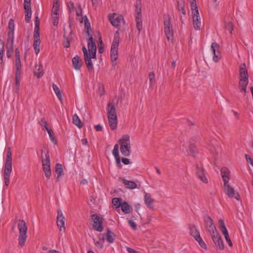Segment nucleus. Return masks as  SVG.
<instances>
[{"label":"nucleus","instance_id":"nucleus-1","mask_svg":"<svg viewBox=\"0 0 253 253\" xmlns=\"http://www.w3.org/2000/svg\"><path fill=\"white\" fill-rule=\"evenodd\" d=\"M119 43V34L118 31H116L114 35V40L111 45L110 50V57L113 67L116 66V61L118 58V46Z\"/></svg>","mask_w":253,"mask_h":253},{"label":"nucleus","instance_id":"nucleus-2","mask_svg":"<svg viewBox=\"0 0 253 253\" xmlns=\"http://www.w3.org/2000/svg\"><path fill=\"white\" fill-rule=\"evenodd\" d=\"M119 143L120 145V150L122 155L128 157L131 153L129 136L125 135L119 139Z\"/></svg>","mask_w":253,"mask_h":253},{"label":"nucleus","instance_id":"nucleus-3","mask_svg":"<svg viewBox=\"0 0 253 253\" xmlns=\"http://www.w3.org/2000/svg\"><path fill=\"white\" fill-rule=\"evenodd\" d=\"M164 32L168 41H172L173 39V31L171 23V18L169 15H164Z\"/></svg>","mask_w":253,"mask_h":253},{"label":"nucleus","instance_id":"nucleus-4","mask_svg":"<svg viewBox=\"0 0 253 253\" xmlns=\"http://www.w3.org/2000/svg\"><path fill=\"white\" fill-rule=\"evenodd\" d=\"M17 226L19 230V236L18 238L19 244L22 247L25 245L27 238L26 233L27 232V227L25 221L23 219L19 220Z\"/></svg>","mask_w":253,"mask_h":253},{"label":"nucleus","instance_id":"nucleus-5","mask_svg":"<svg viewBox=\"0 0 253 253\" xmlns=\"http://www.w3.org/2000/svg\"><path fill=\"white\" fill-rule=\"evenodd\" d=\"M42 169L44 172L45 177L49 179L51 175V171L50 169V160L49 157V152L47 151L45 155V159L42 155Z\"/></svg>","mask_w":253,"mask_h":253},{"label":"nucleus","instance_id":"nucleus-6","mask_svg":"<svg viewBox=\"0 0 253 253\" xmlns=\"http://www.w3.org/2000/svg\"><path fill=\"white\" fill-rule=\"evenodd\" d=\"M204 222L206 230L210 235L217 232L216 227L213 223V221L211 216L207 214L205 215L204 216Z\"/></svg>","mask_w":253,"mask_h":253},{"label":"nucleus","instance_id":"nucleus-7","mask_svg":"<svg viewBox=\"0 0 253 253\" xmlns=\"http://www.w3.org/2000/svg\"><path fill=\"white\" fill-rule=\"evenodd\" d=\"M91 219L93 229L98 232H102L103 230L102 218L97 214L94 213L91 215Z\"/></svg>","mask_w":253,"mask_h":253},{"label":"nucleus","instance_id":"nucleus-8","mask_svg":"<svg viewBox=\"0 0 253 253\" xmlns=\"http://www.w3.org/2000/svg\"><path fill=\"white\" fill-rule=\"evenodd\" d=\"M195 171L197 177L204 183H208V180L206 177V171L203 166L197 165Z\"/></svg>","mask_w":253,"mask_h":253},{"label":"nucleus","instance_id":"nucleus-9","mask_svg":"<svg viewBox=\"0 0 253 253\" xmlns=\"http://www.w3.org/2000/svg\"><path fill=\"white\" fill-rule=\"evenodd\" d=\"M69 28L70 29V31L68 36H66V29L65 28L63 29L64 41L63 44L64 47L66 48L70 47L71 42L73 40V38L72 37L73 30L72 29L71 24L70 23L69 24Z\"/></svg>","mask_w":253,"mask_h":253},{"label":"nucleus","instance_id":"nucleus-10","mask_svg":"<svg viewBox=\"0 0 253 253\" xmlns=\"http://www.w3.org/2000/svg\"><path fill=\"white\" fill-rule=\"evenodd\" d=\"M69 28L70 29V31L68 36H66V29L65 28L63 29L64 41L63 44L64 47L66 48L70 47L71 42L73 40V38L72 37L73 30L72 29L71 24L70 23L69 24Z\"/></svg>","mask_w":253,"mask_h":253},{"label":"nucleus","instance_id":"nucleus-11","mask_svg":"<svg viewBox=\"0 0 253 253\" xmlns=\"http://www.w3.org/2000/svg\"><path fill=\"white\" fill-rule=\"evenodd\" d=\"M69 28L70 29V31L68 36H66V29L65 28L63 29L64 41L63 44L64 47L66 48L70 47L71 42L73 40V38L72 37L73 30L72 29L71 24L70 23L69 24Z\"/></svg>","mask_w":253,"mask_h":253},{"label":"nucleus","instance_id":"nucleus-12","mask_svg":"<svg viewBox=\"0 0 253 253\" xmlns=\"http://www.w3.org/2000/svg\"><path fill=\"white\" fill-rule=\"evenodd\" d=\"M224 191L225 193L229 197V198H235L237 200L240 199V195L239 194L237 193L235 194V190L230 185L229 183H224Z\"/></svg>","mask_w":253,"mask_h":253},{"label":"nucleus","instance_id":"nucleus-13","mask_svg":"<svg viewBox=\"0 0 253 253\" xmlns=\"http://www.w3.org/2000/svg\"><path fill=\"white\" fill-rule=\"evenodd\" d=\"M211 236L217 248L220 250H223L224 247L223 242L217 231L211 235Z\"/></svg>","mask_w":253,"mask_h":253},{"label":"nucleus","instance_id":"nucleus-14","mask_svg":"<svg viewBox=\"0 0 253 253\" xmlns=\"http://www.w3.org/2000/svg\"><path fill=\"white\" fill-rule=\"evenodd\" d=\"M109 19L112 25L116 28L120 26L122 22H124L123 16L116 13H113L112 16H110Z\"/></svg>","mask_w":253,"mask_h":253},{"label":"nucleus","instance_id":"nucleus-15","mask_svg":"<svg viewBox=\"0 0 253 253\" xmlns=\"http://www.w3.org/2000/svg\"><path fill=\"white\" fill-rule=\"evenodd\" d=\"M219 45L215 42H212L211 44V50L213 54V60L215 62H217L221 58V55L219 51Z\"/></svg>","mask_w":253,"mask_h":253},{"label":"nucleus","instance_id":"nucleus-16","mask_svg":"<svg viewBox=\"0 0 253 253\" xmlns=\"http://www.w3.org/2000/svg\"><path fill=\"white\" fill-rule=\"evenodd\" d=\"M82 51L84 53L85 63L86 65L88 71H90L93 68L92 60H90V58L88 56V53L85 46L83 47Z\"/></svg>","mask_w":253,"mask_h":253},{"label":"nucleus","instance_id":"nucleus-17","mask_svg":"<svg viewBox=\"0 0 253 253\" xmlns=\"http://www.w3.org/2000/svg\"><path fill=\"white\" fill-rule=\"evenodd\" d=\"M64 219L65 217L63 216L62 211L60 210H58L56 223L60 231L62 230V228L65 229Z\"/></svg>","mask_w":253,"mask_h":253},{"label":"nucleus","instance_id":"nucleus-18","mask_svg":"<svg viewBox=\"0 0 253 253\" xmlns=\"http://www.w3.org/2000/svg\"><path fill=\"white\" fill-rule=\"evenodd\" d=\"M14 20L12 19H10L8 22V32L7 33V40H14Z\"/></svg>","mask_w":253,"mask_h":253},{"label":"nucleus","instance_id":"nucleus-19","mask_svg":"<svg viewBox=\"0 0 253 253\" xmlns=\"http://www.w3.org/2000/svg\"><path fill=\"white\" fill-rule=\"evenodd\" d=\"M198 153V150L196 147L195 142L193 140H190L188 147V155L196 157Z\"/></svg>","mask_w":253,"mask_h":253},{"label":"nucleus","instance_id":"nucleus-20","mask_svg":"<svg viewBox=\"0 0 253 253\" xmlns=\"http://www.w3.org/2000/svg\"><path fill=\"white\" fill-rule=\"evenodd\" d=\"M72 61L73 68L76 70H80L83 65V61L81 57L78 55H76L72 58Z\"/></svg>","mask_w":253,"mask_h":253},{"label":"nucleus","instance_id":"nucleus-21","mask_svg":"<svg viewBox=\"0 0 253 253\" xmlns=\"http://www.w3.org/2000/svg\"><path fill=\"white\" fill-rule=\"evenodd\" d=\"M14 40H7L6 44V55L8 58H10L13 52Z\"/></svg>","mask_w":253,"mask_h":253},{"label":"nucleus","instance_id":"nucleus-22","mask_svg":"<svg viewBox=\"0 0 253 253\" xmlns=\"http://www.w3.org/2000/svg\"><path fill=\"white\" fill-rule=\"evenodd\" d=\"M222 178L224 183H227L230 179V171L226 168H222L220 170Z\"/></svg>","mask_w":253,"mask_h":253},{"label":"nucleus","instance_id":"nucleus-23","mask_svg":"<svg viewBox=\"0 0 253 253\" xmlns=\"http://www.w3.org/2000/svg\"><path fill=\"white\" fill-rule=\"evenodd\" d=\"M107 117H117L116 108L112 103H109L107 105Z\"/></svg>","mask_w":253,"mask_h":253},{"label":"nucleus","instance_id":"nucleus-24","mask_svg":"<svg viewBox=\"0 0 253 253\" xmlns=\"http://www.w3.org/2000/svg\"><path fill=\"white\" fill-rule=\"evenodd\" d=\"M154 201V199L151 197V195L149 193H145L144 195V202L149 208L153 209L154 207L153 204Z\"/></svg>","mask_w":253,"mask_h":253},{"label":"nucleus","instance_id":"nucleus-25","mask_svg":"<svg viewBox=\"0 0 253 253\" xmlns=\"http://www.w3.org/2000/svg\"><path fill=\"white\" fill-rule=\"evenodd\" d=\"M190 7L192 10V18L199 17V13L198 11V6H197L196 0H192L190 4Z\"/></svg>","mask_w":253,"mask_h":253},{"label":"nucleus","instance_id":"nucleus-26","mask_svg":"<svg viewBox=\"0 0 253 253\" xmlns=\"http://www.w3.org/2000/svg\"><path fill=\"white\" fill-rule=\"evenodd\" d=\"M34 75L38 78H41L43 74L42 65L40 64L39 65H36L34 69Z\"/></svg>","mask_w":253,"mask_h":253},{"label":"nucleus","instance_id":"nucleus-27","mask_svg":"<svg viewBox=\"0 0 253 253\" xmlns=\"http://www.w3.org/2000/svg\"><path fill=\"white\" fill-rule=\"evenodd\" d=\"M239 76L240 78H249L248 71L246 69V65L244 63L241 64L240 66Z\"/></svg>","mask_w":253,"mask_h":253},{"label":"nucleus","instance_id":"nucleus-28","mask_svg":"<svg viewBox=\"0 0 253 253\" xmlns=\"http://www.w3.org/2000/svg\"><path fill=\"white\" fill-rule=\"evenodd\" d=\"M55 171L57 174L56 181L58 182L59 181L61 176L63 174V167L61 164L57 163L55 165Z\"/></svg>","mask_w":253,"mask_h":253},{"label":"nucleus","instance_id":"nucleus-29","mask_svg":"<svg viewBox=\"0 0 253 253\" xmlns=\"http://www.w3.org/2000/svg\"><path fill=\"white\" fill-rule=\"evenodd\" d=\"M89 38L87 40V47L89 52L94 51L96 49V44L95 41L92 36H88Z\"/></svg>","mask_w":253,"mask_h":253},{"label":"nucleus","instance_id":"nucleus-30","mask_svg":"<svg viewBox=\"0 0 253 253\" xmlns=\"http://www.w3.org/2000/svg\"><path fill=\"white\" fill-rule=\"evenodd\" d=\"M106 240L110 243L112 244L114 242L116 235L114 232L111 231L110 229L108 228L107 232L105 234Z\"/></svg>","mask_w":253,"mask_h":253},{"label":"nucleus","instance_id":"nucleus-31","mask_svg":"<svg viewBox=\"0 0 253 253\" xmlns=\"http://www.w3.org/2000/svg\"><path fill=\"white\" fill-rule=\"evenodd\" d=\"M109 126L112 130H115L117 127V117H108Z\"/></svg>","mask_w":253,"mask_h":253},{"label":"nucleus","instance_id":"nucleus-32","mask_svg":"<svg viewBox=\"0 0 253 253\" xmlns=\"http://www.w3.org/2000/svg\"><path fill=\"white\" fill-rule=\"evenodd\" d=\"M219 222V228L224 235V237H227L229 235L227 229L224 224V220L222 219H220L218 221Z\"/></svg>","mask_w":253,"mask_h":253},{"label":"nucleus","instance_id":"nucleus-33","mask_svg":"<svg viewBox=\"0 0 253 253\" xmlns=\"http://www.w3.org/2000/svg\"><path fill=\"white\" fill-rule=\"evenodd\" d=\"M249 83V78H240L239 85L242 88V91L246 93L247 91V86Z\"/></svg>","mask_w":253,"mask_h":253},{"label":"nucleus","instance_id":"nucleus-34","mask_svg":"<svg viewBox=\"0 0 253 253\" xmlns=\"http://www.w3.org/2000/svg\"><path fill=\"white\" fill-rule=\"evenodd\" d=\"M121 179L126 188L134 189L137 186L136 183L134 181L127 180L124 178Z\"/></svg>","mask_w":253,"mask_h":253},{"label":"nucleus","instance_id":"nucleus-35","mask_svg":"<svg viewBox=\"0 0 253 253\" xmlns=\"http://www.w3.org/2000/svg\"><path fill=\"white\" fill-rule=\"evenodd\" d=\"M120 207L121 208L122 211L125 214H128L131 212V208L126 201H123Z\"/></svg>","mask_w":253,"mask_h":253},{"label":"nucleus","instance_id":"nucleus-36","mask_svg":"<svg viewBox=\"0 0 253 253\" xmlns=\"http://www.w3.org/2000/svg\"><path fill=\"white\" fill-rule=\"evenodd\" d=\"M177 3V9L179 11L181 12L184 15L186 14L185 9V2L184 0H176Z\"/></svg>","mask_w":253,"mask_h":253},{"label":"nucleus","instance_id":"nucleus-37","mask_svg":"<svg viewBox=\"0 0 253 253\" xmlns=\"http://www.w3.org/2000/svg\"><path fill=\"white\" fill-rule=\"evenodd\" d=\"M190 233L191 236H192L195 239L198 237L200 235V232L197 227L194 225H190L189 226Z\"/></svg>","mask_w":253,"mask_h":253},{"label":"nucleus","instance_id":"nucleus-38","mask_svg":"<svg viewBox=\"0 0 253 253\" xmlns=\"http://www.w3.org/2000/svg\"><path fill=\"white\" fill-rule=\"evenodd\" d=\"M11 172L12 170H10L4 169L3 170L4 181L6 186H8L9 185L10 176Z\"/></svg>","mask_w":253,"mask_h":253},{"label":"nucleus","instance_id":"nucleus-39","mask_svg":"<svg viewBox=\"0 0 253 253\" xmlns=\"http://www.w3.org/2000/svg\"><path fill=\"white\" fill-rule=\"evenodd\" d=\"M193 24L194 28L195 30H199L201 27V19L200 16L193 17Z\"/></svg>","mask_w":253,"mask_h":253},{"label":"nucleus","instance_id":"nucleus-40","mask_svg":"<svg viewBox=\"0 0 253 253\" xmlns=\"http://www.w3.org/2000/svg\"><path fill=\"white\" fill-rule=\"evenodd\" d=\"M73 123L80 128L83 126V123L81 122L80 119L76 114L73 116Z\"/></svg>","mask_w":253,"mask_h":253},{"label":"nucleus","instance_id":"nucleus-41","mask_svg":"<svg viewBox=\"0 0 253 253\" xmlns=\"http://www.w3.org/2000/svg\"><path fill=\"white\" fill-rule=\"evenodd\" d=\"M122 198H114L112 200V203L116 209L119 208L123 203Z\"/></svg>","mask_w":253,"mask_h":253},{"label":"nucleus","instance_id":"nucleus-42","mask_svg":"<svg viewBox=\"0 0 253 253\" xmlns=\"http://www.w3.org/2000/svg\"><path fill=\"white\" fill-rule=\"evenodd\" d=\"M52 88H53L56 95H57L58 98L59 99L60 101L61 102H62V94H61V90H60L59 87L57 86V85L54 84H52Z\"/></svg>","mask_w":253,"mask_h":253},{"label":"nucleus","instance_id":"nucleus-43","mask_svg":"<svg viewBox=\"0 0 253 253\" xmlns=\"http://www.w3.org/2000/svg\"><path fill=\"white\" fill-rule=\"evenodd\" d=\"M12 157H6L4 169L12 170Z\"/></svg>","mask_w":253,"mask_h":253},{"label":"nucleus","instance_id":"nucleus-44","mask_svg":"<svg viewBox=\"0 0 253 253\" xmlns=\"http://www.w3.org/2000/svg\"><path fill=\"white\" fill-rule=\"evenodd\" d=\"M84 27L86 29V33L88 36H92L90 33V30H91L90 24L87 19L86 16H84Z\"/></svg>","mask_w":253,"mask_h":253},{"label":"nucleus","instance_id":"nucleus-45","mask_svg":"<svg viewBox=\"0 0 253 253\" xmlns=\"http://www.w3.org/2000/svg\"><path fill=\"white\" fill-rule=\"evenodd\" d=\"M135 11L137 13L136 16L141 17V1L137 0L135 4Z\"/></svg>","mask_w":253,"mask_h":253},{"label":"nucleus","instance_id":"nucleus-46","mask_svg":"<svg viewBox=\"0 0 253 253\" xmlns=\"http://www.w3.org/2000/svg\"><path fill=\"white\" fill-rule=\"evenodd\" d=\"M41 44V41L37 40H34L33 47L35 53L38 55L40 51V45Z\"/></svg>","mask_w":253,"mask_h":253},{"label":"nucleus","instance_id":"nucleus-47","mask_svg":"<svg viewBox=\"0 0 253 253\" xmlns=\"http://www.w3.org/2000/svg\"><path fill=\"white\" fill-rule=\"evenodd\" d=\"M135 21L136 22V28L139 34L142 29V23L141 21V17H139V16H136Z\"/></svg>","mask_w":253,"mask_h":253},{"label":"nucleus","instance_id":"nucleus-48","mask_svg":"<svg viewBox=\"0 0 253 253\" xmlns=\"http://www.w3.org/2000/svg\"><path fill=\"white\" fill-rule=\"evenodd\" d=\"M15 80V84L13 85V90L18 95L20 91V80L17 79Z\"/></svg>","mask_w":253,"mask_h":253},{"label":"nucleus","instance_id":"nucleus-49","mask_svg":"<svg viewBox=\"0 0 253 253\" xmlns=\"http://www.w3.org/2000/svg\"><path fill=\"white\" fill-rule=\"evenodd\" d=\"M46 131L48 132L50 139L52 142L54 144H57V140L54 136V134L53 133V131L50 129V128H46Z\"/></svg>","mask_w":253,"mask_h":253},{"label":"nucleus","instance_id":"nucleus-50","mask_svg":"<svg viewBox=\"0 0 253 253\" xmlns=\"http://www.w3.org/2000/svg\"><path fill=\"white\" fill-rule=\"evenodd\" d=\"M59 9V3H56L53 1V7L52 8L51 15H59L58 10Z\"/></svg>","mask_w":253,"mask_h":253},{"label":"nucleus","instance_id":"nucleus-51","mask_svg":"<svg viewBox=\"0 0 253 253\" xmlns=\"http://www.w3.org/2000/svg\"><path fill=\"white\" fill-rule=\"evenodd\" d=\"M195 239L198 242L199 244L202 248L205 249H207V245L202 238L201 237L200 235H198V237H197V238Z\"/></svg>","mask_w":253,"mask_h":253},{"label":"nucleus","instance_id":"nucleus-52","mask_svg":"<svg viewBox=\"0 0 253 253\" xmlns=\"http://www.w3.org/2000/svg\"><path fill=\"white\" fill-rule=\"evenodd\" d=\"M35 27L34 29V32H40V21L38 16H36L35 18Z\"/></svg>","mask_w":253,"mask_h":253},{"label":"nucleus","instance_id":"nucleus-53","mask_svg":"<svg viewBox=\"0 0 253 253\" xmlns=\"http://www.w3.org/2000/svg\"><path fill=\"white\" fill-rule=\"evenodd\" d=\"M99 43L98 44V52L99 53H102L104 51V44L101 40V37H100L99 39Z\"/></svg>","mask_w":253,"mask_h":253},{"label":"nucleus","instance_id":"nucleus-54","mask_svg":"<svg viewBox=\"0 0 253 253\" xmlns=\"http://www.w3.org/2000/svg\"><path fill=\"white\" fill-rule=\"evenodd\" d=\"M52 22L54 26H57L59 21V15H51Z\"/></svg>","mask_w":253,"mask_h":253},{"label":"nucleus","instance_id":"nucleus-55","mask_svg":"<svg viewBox=\"0 0 253 253\" xmlns=\"http://www.w3.org/2000/svg\"><path fill=\"white\" fill-rule=\"evenodd\" d=\"M225 28L226 30L229 31L230 34L232 33V31L233 30V25L232 22H229L225 24Z\"/></svg>","mask_w":253,"mask_h":253},{"label":"nucleus","instance_id":"nucleus-56","mask_svg":"<svg viewBox=\"0 0 253 253\" xmlns=\"http://www.w3.org/2000/svg\"><path fill=\"white\" fill-rule=\"evenodd\" d=\"M155 75L153 72H150L149 74V79L150 82V85H152L153 84L154 79H155Z\"/></svg>","mask_w":253,"mask_h":253},{"label":"nucleus","instance_id":"nucleus-57","mask_svg":"<svg viewBox=\"0 0 253 253\" xmlns=\"http://www.w3.org/2000/svg\"><path fill=\"white\" fill-rule=\"evenodd\" d=\"M25 13H32L31 4L24 5Z\"/></svg>","mask_w":253,"mask_h":253},{"label":"nucleus","instance_id":"nucleus-58","mask_svg":"<svg viewBox=\"0 0 253 253\" xmlns=\"http://www.w3.org/2000/svg\"><path fill=\"white\" fill-rule=\"evenodd\" d=\"M88 56L90 60H91V58L95 59L96 58V49L94 51L89 52Z\"/></svg>","mask_w":253,"mask_h":253},{"label":"nucleus","instance_id":"nucleus-59","mask_svg":"<svg viewBox=\"0 0 253 253\" xmlns=\"http://www.w3.org/2000/svg\"><path fill=\"white\" fill-rule=\"evenodd\" d=\"M40 124L41 126H43L45 128V130H46V128H49L48 127V125L44 119H42L41 120V121L40 123Z\"/></svg>","mask_w":253,"mask_h":253},{"label":"nucleus","instance_id":"nucleus-60","mask_svg":"<svg viewBox=\"0 0 253 253\" xmlns=\"http://www.w3.org/2000/svg\"><path fill=\"white\" fill-rule=\"evenodd\" d=\"M128 225L134 230H135L137 228V226L136 223L131 220H128Z\"/></svg>","mask_w":253,"mask_h":253},{"label":"nucleus","instance_id":"nucleus-61","mask_svg":"<svg viewBox=\"0 0 253 253\" xmlns=\"http://www.w3.org/2000/svg\"><path fill=\"white\" fill-rule=\"evenodd\" d=\"M16 70L15 71V80H16V79H17V80H19V78L20 77V74H21V70H20L21 68H18V67H16Z\"/></svg>","mask_w":253,"mask_h":253},{"label":"nucleus","instance_id":"nucleus-62","mask_svg":"<svg viewBox=\"0 0 253 253\" xmlns=\"http://www.w3.org/2000/svg\"><path fill=\"white\" fill-rule=\"evenodd\" d=\"M4 43V42L0 39V55L3 53Z\"/></svg>","mask_w":253,"mask_h":253},{"label":"nucleus","instance_id":"nucleus-63","mask_svg":"<svg viewBox=\"0 0 253 253\" xmlns=\"http://www.w3.org/2000/svg\"><path fill=\"white\" fill-rule=\"evenodd\" d=\"M245 157L247 161L250 163L251 165L253 167V159H252L249 155L246 154Z\"/></svg>","mask_w":253,"mask_h":253},{"label":"nucleus","instance_id":"nucleus-64","mask_svg":"<svg viewBox=\"0 0 253 253\" xmlns=\"http://www.w3.org/2000/svg\"><path fill=\"white\" fill-rule=\"evenodd\" d=\"M32 13H25V21L27 23H29L31 18Z\"/></svg>","mask_w":253,"mask_h":253}]
</instances>
